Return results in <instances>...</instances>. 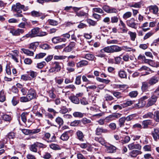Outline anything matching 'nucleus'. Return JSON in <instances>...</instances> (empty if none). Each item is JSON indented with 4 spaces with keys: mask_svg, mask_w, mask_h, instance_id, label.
Masks as SVG:
<instances>
[{
    "mask_svg": "<svg viewBox=\"0 0 159 159\" xmlns=\"http://www.w3.org/2000/svg\"><path fill=\"white\" fill-rule=\"evenodd\" d=\"M93 12H97L101 14L104 13V11L102 9L100 8H94L92 9Z\"/></svg>",
    "mask_w": 159,
    "mask_h": 159,
    "instance_id": "obj_38",
    "label": "nucleus"
},
{
    "mask_svg": "<svg viewBox=\"0 0 159 159\" xmlns=\"http://www.w3.org/2000/svg\"><path fill=\"white\" fill-rule=\"evenodd\" d=\"M51 136V134L48 133H46L44 134L43 137L44 138L48 140H46V139H44L46 140L48 143H51L55 142L56 141V137L55 136H53L50 139H49V138Z\"/></svg>",
    "mask_w": 159,
    "mask_h": 159,
    "instance_id": "obj_9",
    "label": "nucleus"
},
{
    "mask_svg": "<svg viewBox=\"0 0 159 159\" xmlns=\"http://www.w3.org/2000/svg\"><path fill=\"white\" fill-rule=\"evenodd\" d=\"M128 34L129 35L131 40L133 41H134L136 36V33L129 31L128 32Z\"/></svg>",
    "mask_w": 159,
    "mask_h": 159,
    "instance_id": "obj_39",
    "label": "nucleus"
},
{
    "mask_svg": "<svg viewBox=\"0 0 159 159\" xmlns=\"http://www.w3.org/2000/svg\"><path fill=\"white\" fill-rule=\"evenodd\" d=\"M119 76L121 78H125L126 75L125 72L123 70H120L118 73Z\"/></svg>",
    "mask_w": 159,
    "mask_h": 159,
    "instance_id": "obj_45",
    "label": "nucleus"
},
{
    "mask_svg": "<svg viewBox=\"0 0 159 159\" xmlns=\"http://www.w3.org/2000/svg\"><path fill=\"white\" fill-rule=\"evenodd\" d=\"M142 2H135L130 5L129 6L130 7H134L135 8H140L141 7V5Z\"/></svg>",
    "mask_w": 159,
    "mask_h": 159,
    "instance_id": "obj_27",
    "label": "nucleus"
},
{
    "mask_svg": "<svg viewBox=\"0 0 159 159\" xmlns=\"http://www.w3.org/2000/svg\"><path fill=\"white\" fill-rule=\"evenodd\" d=\"M118 17L116 16H114L111 18V23H117L118 21Z\"/></svg>",
    "mask_w": 159,
    "mask_h": 159,
    "instance_id": "obj_49",
    "label": "nucleus"
},
{
    "mask_svg": "<svg viewBox=\"0 0 159 159\" xmlns=\"http://www.w3.org/2000/svg\"><path fill=\"white\" fill-rule=\"evenodd\" d=\"M150 12L153 14H157L158 11V8L156 5H151L148 7Z\"/></svg>",
    "mask_w": 159,
    "mask_h": 159,
    "instance_id": "obj_15",
    "label": "nucleus"
},
{
    "mask_svg": "<svg viewBox=\"0 0 159 159\" xmlns=\"http://www.w3.org/2000/svg\"><path fill=\"white\" fill-rule=\"evenodd\" d=\"M49 146L51 148L54 150L60 149V147L57 144L52 143L49 145Z\"/></svg>",
    "mask_w": 159,
    "mask_h": 159,
    "instance_id": "obj_44",
    "label": "nucleus"
},
{
    "mask_svg": "<svg viewBox=\"0 0 159 159\" xmlns=\"http://www.w3.org/2000/svg\"><path fill=\"white\" fill-rule=\"evenodd\" d=\"M125 117H122L119 120V125L120 127H123L125 125Z\"/></svg>",
    "mask_w": 159,
    "mask_h": 159,
    "instance_id": "obj_28",
    "label": "nucleus"
},
{
    "mask_svg": "<svg viewBox=\"0 0 159 159\" xmlns=\"http://www.w3.org/2000/svg\"><path fill=\"white\" fill-rule=\"evenodd\" d=\"M68 133V132H66L63 134L60 137L61 139L63 141L67 140L69 138L67 134Z\"/></svg>",
    "mask_w": 159,
    "mask_h": 159,
    "instance_id": "obj_30",
    "label": "nucleus"
},
{
    "mask_svg": "<svg viewBox=\"0 0 159 159\" xmlns=\"http://www.w3.org/2000/svg\"><path fill=\"white\" fill-rule=\"evenodd\" d=\"M159 81V79L158 77L156 76H153L148 81V84L150 85H153L157 83Z\"/></svg>",
    "mask_w": 159,
    "mask_h": 159,
    "instance_id": "obj_14",
    "label": "nucleus"
},
{
    "mask_svg": "<svg viewBox=\"0 0 159 159\" xmlns=\"http://www.w3.org/2000/svg\"><path fill=\"white\" fill-rule=\"evenodd\" d=\"M139 70L140 71L143 70H148L151 71L152 73L154 72V71L152 70L150 68L145 66H142L139 69Z\"/></svg>",
    "mask_w": 159,
    "mask_h": 159,
    "instance_id": "obj_41",
    "label": "nucleus"
},
{
    "mask_svg": "<svg viewBox=\"0 0 159 159\" xmlns=\"http://www.w3.org/2000/svg\"><path fill=\"white\" fill-rule=\"evenodd\" d=\"M21 80L25 81H27L31 80V78L28 75H23L21 76Z\"/></svg>",
    "mask_w": 159,
    "mask_h": 159,
    "instance_id": "obj_51",
    "label": "nucleus"
},
{
    "mask_svg": "<svg viewBox=\"0 0 159 159\" xmlns=\"http://www.w3.org/2000/svg\"><path fill=\"white\" fill-rule=\"evenodd\" d=\"M149 65L155 67H159V64L155 63L152 60H150Z\"/></svg>",
    "mask_w": 159,
    "mask_h": 159,
    "instance_id": "obj_55",
    "label": "nucleus"
},
{
    "mask_svg": "<svg viewBox=\"0 0 159 159\" xmlns=\"http://www.w3.org/2000/svg\"><path fill=\"white\" fill-rule=\"evenodd\" d=\"M81 75L77 76L76 77L75 80V84L77 85H79L81 84Z\"/></svg>",
    "mask_w": 159,
    "mask_h": 159,
    "instance_id": "obj_54",
    "label": "nucleus"
},
{
    "mask_svg": "<svg viewBox=\"0 0 159 159\" xmlns=\"http://www.w3.org/2000/svg\"><path fill=\"white\" fill-rule=\"evenodd\" d=\"M15 134L13 132H10L8 133L5 137V138L7 140L10 139H13L15 137Z\"/></svg>",
    "mask_w": 159,
    "mask_h": 159,
    "instance_id": "obj_32",
    "label": "nucleus"
},
{
    "mask_svg": "<svg viewBox=\"0 0 159 159\" xmlns=\"http://www.w3.org/2000/svg\"><path fill=\"white\" fill-rule=\"evenodd\" d=\"M80 122L79 120H75L71 122L70 123V125L73 126H77Z\"/></svg>",
    "mask_w": 159,
    "mask_h": 159,
    "instance_id": "obj_63",
    "label": "nucleus"
},
{
    "mask_svg": "<svg viewBox=\"0 0 159 159\" xmlns=\"http://www.w3.org/2000/svg\"><path fill=\"white\" fill-rule=\"evenodd\" d=\"M36 95V93L35 90L34 89H31L28 92L27 97L29 98L30 100L35 98Z\"/></svg>",
    "mask_w": 159,
    "mask_h": 159,
    "instance_id": "obj_8",
    "label": "nucleus"
},
{
    "mask_svg": "<svg viewBox=\"0 0 159 159\" xmlns=\"http://www.w3.org/2000/svg\"><path fill=\"white\" fill-rule=\"evenodd\" d=\"M135 19L134 18H131L126 21L127 25L130 27L134 29H136L137 23L135 22Z\"/></svg>",
    "mask_w": 159,
    "mask_h": 159,
    "instance_id": "obj_6",
    "label": "nucleus"
},
{
    "mask_svg": "<svg viewBox=\"0 0 159 159\" xmlns=\"http://www.w3.org/2000/svg\"><path fill=\"white\" fill-rule=\"evenodd\" d=\"M20 100L22 102H27L30 101L27 97V95L25 97L24 96L20 97Z\"/></svg>",
    "mask_w": 159,
    "mask_h": 159,
    "instance_id": "obj_52",
    "label": "nucleus"
},
{
    "mask_svg": "<svg viewBox=\"0 0 159 159\" xmlns=\"http://www.w3.org/2000/svg\"><path fill=\"white\" fill-rule=\"evenodd\" d=\"M46 55V53H40L39 54H37L35 57L36 59H40L43 58Z\"/></svg>",
    "mask_w": 159,
    "mask_h": 159,
    "instance_id": "obj_58",
    "label": "nucleus"
},
{
    "mask_svg": "<svg viewBox=\"0 0 159 159\" xmlns=\"http://www.w3.org/2000/svg\"><path fill=\"white\" fill-rule=\"evenodd\" d=\"M106 122H109L110 121L114 120L113 116L112 115H111L106 117L104 119Z\"/></svg>",
    "mask_w": 159,
    "mask_h": 159,
    "instance_id": "obj_48",
    "label": "nucleus"
},
{
    "mask_svg": "<svg viewBox=\"0 0 159 159\" xmlns=\"http://www.w3.org/2000/svg\"><path fill=\"white\" fill-rule=\"evenodd\" d=\"M158 97L153 94L151 97L148 99V102L147 104V106L149 107L154 104L156 102Z\"/></svg>",
    "mask_w": 159,
    "mask_h": 159,
    "instance_id": "obj_5",
    "label": "nucleus"
},
{
    "mask_svg": "<svg viewBox=\"0 0 159 159\" xmlns=\"http://www.w3.org/2000/svg\"><path fill=\"white\" fill-rule=\"evenodd\" d=\"M75 66V64L73 61H70L68 62L66 66V70L69 72L74 71L75 69L73 68Z\"/></svg>",
    "mask_w": 159,
    "mask_h": 159,
    "instance_id": "obj_7",
    "label": "nucleus"
},
{
    "mask_svg": "<svg viewBox=\"0 0 159 159\" xmlns=\"http://www.w3.org/2000/svg\"><path fill=\"white\" fill-rule=\"evenodd\" d=\"M152 136L155 141L159 139V128H155L153 129V130L152 132Z\"/></svg>",
    "mask_w": 159,
    "mask_h": 159,
    "instance_id": "obj_10",
    "label": "nucleus"
},
{
    "mask_svg": "<svg viewBox=\"0 0 159 159\" xmlns=\"http://www.w3.org/2000/svg\"><path fill=\"white\" fill-rule=\"evenodd\" d=\"M7 29L10 30V33L14 36H19L20 34H22L24 32V30L21 29H14L12 28H9Z\"/></svg>",
    "mask_w": 159,
    "mask_h": 159,
    "instance_id": "obj_4",
    "label": "nucleus"
},
{
    "mask_svg": "<svg viewBox=\"0 0 159 159\" xmlns=\"http://www.w3.org/2000/svg\"><path fill=\"white\" fill-rule=\"evenodd\" d=\"M76 134L78 139L81 141H84V135L83 133L80 131L78 130L76 132Z\"/></svg>",
    "mask_w": 159,
    "mask_h": 159,
    "instance_id": "obj_21",
    "label": "nucleus"
},
{
    "mask_svg": "<svg viewBox=\"0 0 159 159\" xmlns=\"http://www.w3.org/2000/svg\"><path fill=\"white\" fill-rule=\"evenodd\" d=\"M154 32L152 31L149 32L147 33L143 38L144 40H145L148 38H149L151 36H152L154 34Z\"/></svg>",
    "mask_w": 159,
    "mask_h": 159,
    "instance_id": "obj_50",
    "label": "nucleus"
},
{
    "mask_svg": "<svg viewBox=\"0 0 159 159\" xmlns=\"http://www.w3.org/2000/svg\"><path fill=\"white\" fill-rule=\"evenodd\" d=\"M31 13L32 16L35 17L41 16L42 15V13L40 12L34 11H32Z\"/></svg>",
    "mask_w": 159,
    "mask_h": 159,
    "instance_id": "obj_40",
    "label": "nucleus"
},
{
    "mask_svg": "<svg viewBox=\"0 0 159 159\" xmlns=\"http://www.w3.org/2000/svg\"><path fill=\"white\" fill-rule=\"evenodd\" d=\"M95 140L97 141L98 142L100 143L102 145L105 146L106 145L105 140L102 137H96L95 138Z\"/></svg>",
    "mask_w": 159,
    "mask_h": 159,
    "instance_id": "obj_26",
    "label": "nucleus"
},
{
    "mask_svg": "<svg viewBox=\"0 0 159 159\" xmlns=\"http://www.w3.org/2000/svg\"><path fill=\"white\" fill-rule=\"evenodd\" d=\"M112 94L115 97L117 98H120L122 97L121 94L119 92H113Z\"/></svg>",
    "mask_w": 159,
    "mask_h": 159,
    "instance_id": "obj_56",
    "label": "nucleus"
},
{
    "mask_svg": "<svg viewBox=\"0 0 159 159\" xmlns=\"http://www.w3.org/2000/svg\"><path fill=\"white\" fill-rule=\"evenodd\" d=\"M138 94V92L136 91H132L129 93V96L131 98H135Z\"/></svg>",
    "mask_w": 159,
    "mask_h": 159,
    "instance_id": "obj_47",
    "label": "nucleus"
},
{
    "mask_svg": "<svg viewBox=\"0 0 159 159\" xmlns=\"http://www.w3.org/2000/svg\"><path fill=\"white\" fill-rule=\"evenodd\" d=\"M134 101L127 100L123 104H121V105L123 107H125L128 106H131L134 103Z\"/></svg>",
    "mask_w": 159,
    "mask_h": 159,
    "instance_id": "obj_23",
    "label": "nucleus"
},
{
    "mask_svg": "<svg viewBox=\"0 0 159 159\" xmlns=\"http://www.w3.org/2000/svg\"><path fill=\"white\" fill-rule=\"evenodd\" d=\"M153 116L154 120L157 122H159V111H155Z\"/></svg>",
    "mask_w": 159,
    "mask_h": 159,
    "instance_id": "obj_34",
    "label": "nucleus"
},
{
    "mask_svg": "<svg viewBox=\"0 0 159 159\" xmlns=\"http://www.w3.org/2000/svg\"><path fill=\"white\" fill-rule=\"evenodd\" d=\"M73 115L75 117L82 118L84 114L80 112H75L73 113Z\"/></svg>",
    "mask_w": 159,
    "mask_h": 159,
    "instance_id": "obj_42",
    "label": "nucleus"
},
{
    "mask_svg": "<svg viewBox=\"0 0 159 159\" xmlns=\"http://www.w3.org/2000/svg\"><path fill=\"white\" fill-rule=\"evenodd\" d=\"M142 125L143 126V128L144 129L147 128L148 125H151L153 126L155 125L152 122L151 120H146L143 121L142 122Z\"/></svg>",
    "mask_w": 159,
    "mask_h": 159,
    "instance_id": "obj_12",
    "label": "nucleus"
},
{
    "mask_svg": "<svg viewBox=\"0 0 159 159\" xmlns=\"http://www.w3.org/2000/svg\"><path fill=\"white\" fill-rule=\"evenodd\" d=\"M130 140V138L128 136H126L124 138V139L121 141V142L122 143H127Z\"/></svg>",
    "mask_w": 159,
    "mask_h": 159,
    "instance_id": "obj_59",
    "label": "nucleus"
},
{
    "mask_svg": "<svg viewBox=\"0 0 159 159\" xmlns=\"http://www.w3.org/2000/svg\"><path fill=\"white\" fill-rule=\"evenodd\" d=\"M159 45V37L155 39L151 44L152 46H157Z\"/></svg>",
    "mask_w": 159,
    "mask_h": 159,
    "instance_id": "obj_57",
    "label": "nucleus"
},
{
    "mask_svg": "<svg viewBox=\"0 0 159 159\" xmlns=\"http://www.w3.org/2000/svg\"><path fill=\"white\" fill-rule=\"evenodd\" d=\"M111 46L112 53L119 52L121 51L122 49L121 47L117 45H113Z\"/></svg>",
    "mask_w": 159,
    "mask_h": 159,
    "instance_id": "obj_17",
    "label": "nucleus"
},
{
    "mask_svg": "<svg viewBox=\"0 0 159 159\" xmlns=\"http://www.w3.org/2000/svg\"><path fill=\"white\" fill-rule=\"evenodd\" d=\"M6 100L5 94L4 91L2 90L0 92V102H3Z\"/></svg>",
    "mask_w": 159,
    "mask_h": 159,
    "instance_id": "obj_25",
    "label": "nucleus"
},
{
    "mask_svg": "<svg viewBox=\"0 0 159 159\" xmlns=\"http://www.w3.org/2000/svg\"><path fill=\"white\" fill-rule=\"evenodd\" d=\"M48 34L46 32L41 31L40 28L35 27L33 29L30 33L24 36L23 38H33L36 37H43L47 35Z\"/></svg>",
    "mask_w": 159,
    "mask_h": 159,
    "instance_id": "obj_1",
    "label": "nucleus"
},
{
    "mask_svg": "<svg viewBox=\"0 0 159 159\" xmlns=\"http://www.w3.org/2000/svg\"><path fill=\"white\" fill-rule=\"evenodd\" d=\"M148 84L146 82H143L142 83L141 89L143 92H145L148 88Z\"/></svg>",
    "mask_w": 159,
    "mask_h": 159,
    "instance_id": "obj_29",
    "label": "nucleus"
},
{
    "mask_svg": "<svg viewBox=\"0 0 159 159\" xmlns=\"http://www.w3.org/2000/svg\"><path fill=\"white\" fill-rule=\"evenodd\" d=\"M48 22L52 25H57L58 24L57 21L49 19L48 20Z\"/></svg>",
    "mask_w": 159,
    "mask_h": 159,
    "instance_id": "obj_46",
    "label": "nucleus"
},
{
    "mask_svg": "<svg viewBox=\"0 0 159 159\" xmlns=\"http://www.w3.org/2000/svg\"><path fill=\"white\" fill-rule=\"evenodd\" d=\"M105 52V50L104 48H103L100 51L99 53L96 56L101 57H104L105 56V55L104 54Z\"/></svg>",
    "mask_w": 159,
    "mask_h": 159,
    "instance_id": "obj_43",
    "label": "nucleus"
},
{
    "mask_svg": "<svg viewBox=\"0 0 159 159\" xmlns=\"http://www.w3.org/2000/svg\"><path fill=\"white\" fill-rule=\"evenodd\" d=\"M27 115V113L23 112L21 115V120L24 123H25L27 121L26 116Z\"/></svg>",
    "mask_w": 159,
    "mask_h": 159,
    "instance_id": "obj_36",
    "label": "nucleus"
},
{
    "mask_svg": "<svg viewBox=\"0 0 159 159\" xmlns=\"http://www.w3.org/2000/svg\"><path fill=\"white\" fill-rule=\"evenodd\" d=\"M52 41L54 43H60V37H54L52 39Z\"/></svg>",
    "mask_w": 159,
    "mask_h": 159,
    "instance_id": "obj_62",
    "label": "nucleus"
},
{
    "mask_svg": "<svg viewBox=\"0 0 159 159\" xmlns=\"http://www.w3.org/2000/svg\"><path fill=\"white\" fill-rule=\"evenodd\" d=\"M55 121L59 125L60 127L64 123L63 119L60 117H57Z\"/></svg>",
    "mask_w": 159,
    "mask_h": 159,
    "instance_id": "obj_33",
    "label": "nucleus"
},
{
    "mask_svg": "<svg viewBox=\"0 0 159 159\" xmlns=\"http://www.w3.org/2000/svg\"><path fill=\"white\" fill-rule=\"evenodd\" d=\"M142 152L139 150H133L129 153V156L131 157L135 158L139 154H141Z\"/></svg>",
    "mask_w": 159,
    "mask_h": 159,
    "instance_id": "obj_16",
    "label": "nucleus"
},
{
    "mask_svg": "<svg viewBox=\"0 0 159 159\" xmlns=\"http://www.w3.org/2000/svg\"><path fill=\"white\" fill-rule=\"evenodd\" d=\"M21 50L24 53L29 56H33L34 54L33 51H30L27 49L23 48L21 49Z\"/></svg>",
    "mask_w": 159,
    "mask_h": 159,
    "instance_id": "obj_22",
    "label": "nucleus"
},
{
    "mask_svg": "<svg viewBox=\"0 0 159 159\" xmlns=\"http://www.w3.org/2000/svg\"><path fill=\"white\" fill-rule=\"evenodd\" d=\"M12 9L13 11L17 13H21V9L24 11H26L28 9V7H25L24 5H21L20 3H17L16 5H14L12 7Z\"/></svg>",
    "mask_w": 159,
    "mask_h": 159,
    "instance_id": "obj_2",
    "label": "nucleus"
},
{
    "mask_svg": "<svg viewBox=\"0 0 159 159\" xmlns=\"http://www.w3.org/2000/svg\"><path fill=\"white\" fill-rule=\"evenodd\" d=\"M61 68L60 63L58 62L55 61L53 63L52 67L48 71L50 73L58 72L61 70Z\"/></svg>",
    "mask_w": 159,
    "mask_h": 159,
    "instance_id": "obj_3",
    "label": "nucleus"
},
{
    "mask_svg": "<svg viewBox=\"0 0 159 159\" xmlns=\"http://www.w3.org/2000/svg\"><path fill=\"white\" fill-rule=\"evenodd\" d=\"M88 64V62L86 60H82L76 64L77 68H80L85 66Z\"/></svg>",
    "mask_w": 159,
    "mask_h": 159,
    "instance_id": "obj_19",
    "label": "nucleus"
},
{
    "mask_svg": "<svg viewBox=\"0 0 159 159\" xmlns=\"http://www.w3.org/2000/svg\"><path fill=\"white\" fill-rule=\"evenodd\" d=\"M153 116V113L152 112H148L143 116V118H152Z\"/></svg>",
    "mask_w": 159,
    "mask_h": 159,
    "instance_id": "obj_60",
    "label": "nucleus"
},
{
    "mask_svg": "<svg viewBox=\"0 0 159 159\" xmlns=\"http://www.w3.org/2000/svg\"><path fill=\"white\" fill-rule=\"evenodd\" d=\"M69 99L71 102L73 103L78 104L80 102V101L79 99L75 95H72L69 97Z\"/></svg>",
    "mask_w": 159,
    "mask_h": 159,
    "instance_id": "obj_18",
    "label": "nucleus"
},
{
    "mask_svg": "<svg viewBox=\"0 0 159 159\" xmlns=\"http://www.w3.org/2000/svg\"><path fill=\"white\" fill-rule=\"evenodd\" d=\"M49 96L50 98H55L56 97V95L53 93V90L52 89L49 92Z\"/></svg>",
    "mask_w": 159,
    "mask_h": 159,
    "instance_id": "obj_64",
    "label": "nucleus"
},
{
    "mask_svg": "<svg viewBox=\"0 0 159 159\" xmlns=\"http://www.w3.org/2000/svg\"><path fill=\"white\" fill-rule=\"evenodd\" d=\"M83 57L90 61H93L95 58L94 56L91 54H87Z\"/></svg>",
    "mask_w": 159,
    "mask_h": 159,
    "instance_id": "obj_24",
    "label": "nucleus"
},
{
    "mask_svg": "<svg viewBox=\"0 0 159 159\" xmlns=\"http://www.w3.org/2000/svg\"><path fill=\"white\" fill-rule=\"evenodd\" d=\"M122 48L125 50L127 52L132 51L133 52H134L135 51V49H134L128 47L127 46H123Z\"/></svg>",
    "mask_w": 159,
    "mask_h": 159,
    "instance_id": "obj_53",
    "label": "nucleus"
},
{
    "mask_svg": "<svg viewBox=\"0 0 159 159\" xmlns=\"http://www.w3.org/2000/svg\"><path fill=\"white\" fill-rule=\"evenodd\" d=\"M96 80L98 81L105 83L106 84H108L110 81L109 80L102 79L99 77H97Z\"/></svg>",
    "mask_w": 159,
    "mask_h": 159,
    "instance_id": "obj_37",
    "label": "nucleus"
},
{
    "mask_svg": "<svg viewBox=\"0 0 159 159\" xmlns=\"http://www.w3.org/2000/svg\"><path fill=\"white\" fill-rule=\"evenodd\" d=\"M28 75H30L32 78L35 77L37 75V73L36 72L32 70H30L29 72H28Z\"/></svg>",
    "mask_w": 159,
    "mask_h": 159,
    "instance_id": "obj_61",
    "label": "nucleus"
},
{
    "mask_svg": "<svg viewBox=\"0 0 159 159\" xmlns=\"http://www.w3.org/2000/svg\"><path fill=\"white\" fill-rule=\"evenodd\" d=\"M38 146L36 142L34 144L31 145L30 147V150L32 152H37L38 151L37 147Z\"/></svg>",
    "mask_w": 159,
    "mask_h": 159,
    "instance_id": "obj_20",
    "label": "nucleus"
},
{
    "mask_svg": "<svg viewBox=\"0 0 159 159\" xmlns=\"http://www.w3.org/2000/svg\"><path fill=\"white\" fill-rule=\"evenodd\" d=\"M108 132V130L106 129H104L101 127H98L95 130V134L97 135H101L102 133H106Z\"/></svg>",
    "mask_w": 159,
    "mask_h": 159,
    "instance_id": "obj_13",
    "label": "nucleus"
},
{
    "mask_svg": "<svg viewBox=\"0 0 159 159\" xmlns=\"http://www.w3.org/2000/svg\"><path fill=\"white\" fill-rule=\"evenodd\" d=\"M105 146L106 148V151L108 153H113L116 152V148L114 146L109 145H105Z\"/></svg>",
    "mask_w": 159,
    "mask_h": 159,
    "instance_id": "obj_11",
    "label": "nucleus"
},
{
    "mask_svg": "<svg viewBox=\"0 0 159 159\" xmlns=\"http://www.w3.org/2000/svg\"><path fill=\"white\" fill-rule=\"evenodd\" d=\"M2 118L4 120L10 122L11 120V116L9 115L4 114L3 115Z\"/></svg>",
    "mask_w": 159,
    "mask_h": 159,
    "instance_id": "obj_35",
    "label": "nucleus"
},
{
    "mask_svg": "<svg viewBox=\"0 0 159 159\" xmlns=\"http://www.w3.org/2000/svg\"><path fill=\"white\" fill-rule=\"evenodd\" d=\"M132 15L131 12L130 11H127L125 13L123 16V18L125 19L126 20L127 19L130 18Z\"/></svg>",
    "mask_w": 159,
    "mask_h": 159,
    "instance_id": "obj_31",
    "label": "nucleus"
}]
</instances>
